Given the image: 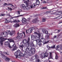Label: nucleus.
I'll return each instance as SVG.
<instances>
[{
    "label": "nucleus",
    "mask_w": 62,
    "mask_h": 62,
    "mask_svg": "<svg viewBox=\"0 0 62 62\" xmlns=\"http://www.w3.org/2000/svg\"><path fill=\"white\" fill-rule=\"evenodd\" d=\"M47 8V7H43L42 8V9H46Z\"/></svg>",
    "instance_id": "3c124183"
},
{
    "label": "nucleus",
    "mask_w": 62,
    "mask_h": 62,
    "mask_svg": "<svg viewBox=\"0 0 62 62\" xmlns=\"http://www.w3.org/2000/svg\"><path fill=\"white\" fill-rule=\"evenodd\" d=\"M58 58V56L56 55V57H55V59H57Z\"/></svg>",
    "instance_id": "864d4df0"
},
{
    "label": "nucleus",
    "mask_w": 62,
    "mask_h": 62,
    "mask_svg": "<svg viewBox=\"0 0 62 62\" xmlns=\"http://www.w3.org/2000/svg\"><path fill=\"white\" fill-rule=\"evenodd\" d=\"M60 49L61 50H62V46L61 47Z\"/></svg>",
    "instance_id": "0e129e2a"
},
{
    "label": "nucleus",
    "mask_w": 62,
    "mask_h": 62,
    "mask_svg": "<svg viewBox=\"0 0 62 62\" xmlns=\"http://www.w3.org/2000/svg\"><path fill=\"white\" fill-rule=\"evenodd\" d=\"M18 14L20 15V12L19 11H18Z\"/></svg>",
    "instance_id": "052dcab7"
},
{
    "label": "nucleus",
    "mask_w": 62,
    "mask_h": 62,
    "mask_svg": "<svg viewBox=\"0 0 62 62\" xmlns=\"http://www.w3.org/2000/svg\"><path fill=\"white\" fill-rule=\"evenodd\" d=\"M31 39H32V40H34L36 41V40H35V39H36V38H35V36L34 35H32L31 36Z\"/></svg>",
    "instance_id": "f3484780"
},
{
    "label": "nucleus",
    "mask_w": 62,
    "mask_h": 62,
    "mask_svg": "<svg viewBox=\"0 0 62 62\" xmlns=\"http://www.w3.org/2000/svg\"><path fill=\"white\" fill-rule=\"evenodd\" d=\"M42 31L43 33H46V34L48 33V31H47V30L44 29L42 30Z\"/></svg>",
    "instance_id": "dca6fc26"
},
{
    "label": "nucleus",
    "mask_w": 62,
    "mask_h": 62,
    "mask_svg": "<svg viewBox=\"0 0 62 62\" xmlns=\"http://www.w3.org/2000/svg\"><path fill=\"white\" fill-rule=\"evenodd\" d=\"M25 44H26L27 45V46H29V42L28 41H27V42L26 43H25Z\"/></svg>",
    "instance_id": "473e14b6"
},
{
    "label": "nucleus",
    "mask_w": 62,
    "mask_h": 62,
    "mask_svg": "<svg viewBox=\"0 0 62 62\" xmlns=\"http://www.w3.org/2000/svg\"><path fill=\"white\" fill-rule=\"evenodd\" d=\"M8 9L9 10H11V11L12 10V8H10L8 7Z\"/></svg>",
    "instance_id": "37998d69"
},
{
    "label": "nucleus",
    "mask_w": 62,
    "mask_h": 62,
    "mask_svg": "<svg viewBox=\"0 0 62 62\" xmlns=\"http://www.w3.org/2000/svg\"><path fill=\"white\" fill-rule=\"evenodd\" d=\"M12 46L13 49H11L12 51H15V50H16V49L17 48V47H16V44H15Z\"/></svg>",
    "instance_id": "9d476101"
},
{
    "label": "nucleus",
    "mask_w": 62,
    "mask_h": 62,
    "mask_svg": "<svg viewBox=\"0 0 62 62\" xmlns=\"http://www.w3.org/2000/svg\"><path fill=\"white\" fill-rule=\"evenodd\" d=\"M49 56V53L46 52L45 53H43L41 54V58H44L48 57Z\"/></svg>",
    "instance_id": "7ed1b4c3"
},
{
    "label": "nucleus",
    "mask_w": 62,
    "mask_h": 62,
    "mask_svg": "<svg viewBox=\"0 0 62 62\" xmlns=\"http://www.w3.org/2000/svg\"><path fill=\"white\" fill-rule=\"evenodd\" d=\"M7 15L8 16H10V15H9V14H7Z\"/></svg>",
    "instance_id": "338daca9"
},
{
    "label": "nucleus",
    "mask_w": 62,
    "mask_h": 62,
    "mask_svg": "<svg viewBox=\"0 0 62 62\" xmlns=\"http://www.w3.org/2000/svg\"><path fill=\"white\" fill-rule=\"evenodd\" d=\"M26 42V39H24L23 40V41L22 42V43H24V44H25V43Z\"/></svg>",
    "instance_id": "393cba45"
},
{
    "label": "nucleus",
    "mask_w": 62,
    "mask_h": 62,
    "mask_svg": "<svg viewBox=\"0 0 62 62\" xmlns=\"http://www.w3.org/2000/svg\"><path fill=\"white\" fill-rule=\"evenodd\" d=\"M23 15H19V16H15V18H16L17 17H21V16H23Z\"/></svg>",
    "instance_id": "e433bc0d"
},
{
    "label": "nucleus",
    "mask_w": 62,
    "mask_h": 62,
    "mask_svg": "<svg viewBox=\"0 0 62 62\" xmlns=\"http://www.w3.org/2000/svg\"><path fill=\"white\" fill-rule=\"evenodd\" d=\"M0 44H1V46H2L3 45V42L5 40L7 39V38H5L2 37H0Z\"/></svg>",
    "instance_id": "20e7f679"
},
{
    "label": "nucleus",
    "mask_w": 62,
    "mask_h": 62,
    "mask_svg": "<svg viewBox=\"0 0 62 62\" xmlns=\"http://www.w3.org/2000/svg\"><path fill=\"white\" fill-rule=\"evenodd\" d=\"M34 34H36L37 35H38V36H37V38H38V39H39L40 38V33H38L37 32H35L34 33Z\"/></svg>",
    "instance_id": "2eb2a0df"
},
{
    "label": "nucleus",
    "mask_w": 62,
    "mask_h": 62,
    "mask_svg": "<svg viewBox=\"0 0 62 62\" xmlns=\"http://www.w3.org/2000/svg\"><path fill=\"white\" fill-rule=\"evenodd\" d=\"M20 56H24V57L25 56V55H24V54H23V53H20Z\"/></svg>",
    "instance_id": "cd10ccee"
},
{
    "label": "nucleus",
    "mask_w": 62,
    "mask_h": 62,
    "mask_svg": "<svg viewBox=\"0 0 62 62\" xmlns=\"http://www.w3.org/2000/svg\"><path fill=\"white\" fill-rule=\"evenodd\" d=\"M27 52V55H29V56H31V53H30L31 52Z\"/></svg>",
    "instance_id": "a878e982"
},
{
    "label": "nucleus",
    "mask_w": 62,
    "mask_h": 62,
    "mask_svg": "<svg viewBox=\"0 0 62 62\" xmlns=\"http://www.w3.org/2000/svg\"><path fill=\"white\" fill-rule=\"evenodd\" d=\"M47 48H48V49H51V47L47 46Z\"/></svg>",
    "instance_id": "603ef678"
},
{
    "label": "nucleus",
    "mask_w": 62,
    "mask_h": 62,
    "mask_svg": "<svg viewBox=\"0 0 62 62\" xmlns=\"http://www.w3.org/2000/svg\"><path fill=\"white\" fill-rule=\"evenodd\" d=\"M46 40L44 38H42L41 40V41H42V42H45V44L48 43V42H49L50 41L48 40L47 42H45Z\"/></svg>",
    "instance_id": "6e6552de"
},
{
    "label": "nucleus",
    "mask_w": 62,
    "mask_h": 62,
    "mask_svg": "<svg viewBox=\"0 0 62 62\" xmlns=\"http://www.w3.org/2000/svg\"><path fill=\"white\" fill-rule=\"evenodd\" d=\"M18 55H17V57L18 58H21V56H20V54H18Z\"/></svg>",
    "instance_id": "79ce46f5"
},
{
    "label": "nucleus",
    "mask_w": 62,
    "mask_h": 62,
    "mask_svg": "<svg viewBox=\"0 0 62 62\" xmlns=\"http://www.w3.org/2000/svg\"><path fill=\"white\" fill-rule=\"evenodd\" d=\"M31 46H34V44H33V43H31Z\"/></svg>",
    "instance_id": "ea45409f"
},
{
    "label": "nucleus",
    "mask_w": 62,
    "mask_h": 62,
    "mask_svg": "<svg viewBox=\"0 0 62 62\" xmlns=\"http://www.w3.org/2000/svg\"><path fill=\"white\" fill-rule=\"evenodd\" d=\"M26 49L27 50V49L28 50V51H27V52H31L32 54H34L35 53V48H32L31 46H29L27 47Z\"/></svg>",
    "instance_id": "f257e3e1"
},
{
    "label": "nucleus",
    "mask_w": 62,
    "mask_h": 62,
    "mask_svg": "<svg viewBox=\"0 0 62 62\" xmlns=\"http://www.w3.org/2000/svg\"><path fill=\"white\" fill-rule=\"evenodd\" d=\"M25 44H24L23 45V47H24L25 48V47H26V48H27L28 46H27V45L25 43Z\"/></svg>",
    "instance_id": "7c9ffc66"
},
{
    "label": "nucleus",
    "mask_w": 62,
    "mask_h": 62,
    "mask_svg": "<svg viewBox=\"0 0 62 62\" xmlns=\"http://www.w3.org/2000/svg\"><path fill=\"white\" fill-rule=\"evenodd\" d=\"M59 17L60 19H61V18H62V16H61V15L59 16Z\"/></svg>",
    "instance_id": "5fc2aeb1"
},
{
    "label": "nucleus",
    "mask_w": 62,
    "mask_h": 62,
    "mask_svg": "<svg viewBox=\"0 0 62 62\" xmlns=\"http://www.w3.org/2000/svg\"><path fill=\"white\" fill-rule=\"evenodd\" d=\"M55 13L57 15H60L62 14V12H57Z\"/></svg>",
    "instance_id": "6ab92c4d"
},
{
    "label": "nucleus",
    "mask_w": 62,
    "mask_h": 62,
    "mask_svg": "<svg viewBox=\"0 0 62 62\" xmlns=\"http://www.w3.org/2000/svg\"><path fill=\"white\" fill-rule=\"evenodd\" d=\"M1 36H3V35H4V32H2L1 33Z\"/></svg>",
    "instance_id": "c03bdc74"
},
{
    "label": "nucleus",
    "mask_w": 62,
    "mask_h": 62,
    "mask_svg": "<svg viewBox=\"0 0 62 62\" xmlns=\"http://www.w3.org/2000/svg\"><path fill=\"white\" fill-rule=\"evenodd\" d=\"M36 5H37V4H36L35 3H34V6H36Z\"/></svg>",
    "instance_id": "e2e57ef3"
},
{
    "label": "nucleus",
    "mask_w": 62,
    "mask_h": 62,
    "mask_svg": "<svg viewBox=\"0 0 62 62\" xmlns=\"http://www.w3.org/2000/svg\"><path fill=\"white\" fill-rule=\"evenodd\" d=\"M26 5L27 6L26 7L25 6V5H24V4H22V6H21V8H23V9H25V8H26V9H27V8H26V7H28V6H29V3L26 2Z\"/></svg>",
    "instance_id": "39448f33"
},
{
    "label": "nucleus",
    "mask_w": 62,
    "mask_h": 62,
    "mask_svg": "<svg viewBox=\"0 0 62 62\" xmlns=\"http://www.w3.org/2000/svg\"><path fill=\"white\" fill-rule=\"evenodd\" d=\"M3 54H6V55H9V54H8V53L7 52H3Z\"/></svg>",
    "instance_id": "2f4dec72"
},
{
    "label": "nucleus",
    "mask_w": 62,
    "mask_h": 62,
    "mask_svg": "<svg viewBox=\"0 0 62 62\" xmlns=\"http://www.w3.org/2000/svg\"><path fill=\"white\" fill-rule=\"evenodd\" d=\"M14 54L15 56H16V58H18V56H17L18 55V54L16 52V53H14Z\"/></svg>",
    "instance_id": "5701e85b"
},
{
    "label": "nucleus",
    "mask_w": 62,
    "mask_h": 62,
    "mask_svg": "<svg viewBox=\"0 0 62 62\" xmlns=\"http://www.w3.org/2000/svg\"><path fill=\"white\" fill-rule=\"evenodd\" d=\"M49 36H47V39H49Z\"/></svg>",
    "instance_id": "680f3d73"
},
{
    "label": "nucleus",
    "mask_w": 62,
    "mask_h": 62,
    "mask_svg": "<svg viewBox=\"0 0 62 62\" xmlns=\"http://www.w3.org/2000/svg\"><path fill=\"white\" fill-rule=\"evenodd\" d=\"M10 60V58H6L5 60L6 61H9V60Z\"/></svg>",
    "instance_id": "c85d7f7f"
},
{
    "label": "nucleus",
    "mask_w": 62,
    "mask_h": 62,
    "mask_svg": "<svg viewBox=\"0 0 62 62\" xmlns=\"http://www.w3.org/2000/svg\"><path fill=\"white\" fill-rule=\"evenodd\" d=\"M22 53L24 54L25 56L26 57H28V55H27V53L26 52V51L23 49L22 50Z\"/></svg>",
    "instance_id": "9b49d317"
},
{
    "label": "nucleus",
    "mask_w": 62,
    "mask_h": 62,
    "mask_svg": "<svg viewBox=\"0 0 62 62\" xmlns=\"http://www.w3.org/2000/svg\"><path fill=\"white\" fill-rule=\"evenodd\" d=\"M56 30H58V31H57V32H56V33H59V31H60V30H55V31H56Z\"/></svg>",
    "instance_id": "de8ad7c7"
},
{
    "label": "nucleus",
    "mask_w": 62,
    "mask_h": 62,
    "mask_svg": "<svg viewBox=\"0 0 62 62\" xmlns=\"http://www.w3.org/2000/svg\"><path fill=\"white\" fill-rule=\"evenodd\" d=\"M22 22L23 23H27V21L25 18H24L22 20Z\"/></svg>",
    "instance_id": "f8f14e48"
},
{
    "label": "nucleus",
    "mask_w": 62,
    "mask_h": 62,
    "mask_svg": "<svg viewBox=\"0 0 62 62\" xmlns=\"http://www.w3.org/2000/svg\"><path fill=\"white\" fill-rule=\"evenodd\" d=\"M27 21H29H29H30V20H29V19H28Z\"/></svg>",
    "instance_id": "774afa93"
},
{
    "label": "nucleus",
    "mask_w": 62,
    "mask_h": 62,
    "mask_svg": "<svg viewBox=\"0 0 62 62\" xmlns=\"http://www.w3.org/2000/svg\"><path fill=\"white\" fill-rule=\"evenodd\" d=\"M9 23V21L8 20H6L5 21V23Z\"/></svg>",
    "instance_id": "c9c22d12"
},
{
    "label": "nucleus",
    "mask_w": 62,
    "mask_h": 62,
    "mask_svg": "<svg viewBox=\"0 0 62 62\" xmlns=\"http://www.w3.org/2000/svg\"><path fill=\"white\" fill-rule=\"evenodd\" d=\"M20 48H21V49L22 50H23V46H20Z\"/></svg>",
    "instance_id": "8fccbe9b"
},
{
    "label": "nucleus",
    "mask_w": 62,
    "mask_h": 62,
    "mask_svg": "<svg viewBox=\"0 0 62 62\" xmlns=\"http://www.w3.org/2000/svg\"><path fill=\"white\" fill-rule=\"evenodd\" d=\"M42 3H46V1H42Z\"/></svg>",
    "instance_id": "13d9d810"
},
{
    "label": "nucleus",
    "mask_w": 62,
    "mask_h": 62,
    "mask_svg": "<svg viewBox=\"0 0 62 62\" xmlns=\"http://www.w3.org/2000/svg\"><path fill=\"white\" fill-rule=\"evenodd\" d=\"M7 32H4V35L6 36L8 35V33L10 35V36H12L13 35V34H15V31H7Z\"/></svg>",
    "instance_id": "f03ea898"
},
{
    "label": "nucleus",
    "mask_w": 62,
    "mask_h": 62,
    "mask_svg": "<svg viewBox=\"0 0 62 62\" xmlns=\"http://www.w3.org/2000/svg\"><path fill=\"white\" fill-rule=\"evenodd\" d=\"M37 18H35L33 20L32 22L33 23H36L37 22Z\"/></svg>",
    "instance_id": "aec40b11"
},
{
    "label": "nucleus",
    "mask_w": 62,
    "mask_h": 62,
    "mask_svg": "<svg viewBox=\"0 0 62 62\" xmlns=\"http://www.w3.org/2000/svg\"><path fill=\"white\" fill-rule=\"evenodd\" d=\"M36 5H39V3H40V2L39 1V0H36Z\"/></svg>",
    "instance_id": "412c9836"
},
{
    "label": "nucleus",
    "mask_w": 62,
    "mask_h": 62,
    "mask_svg": "<svg viewBox=\"0 0 62 62\" xmlns=\"http://www.w3.org/2000/svg\"><path fill=\"white\" fill-rule=\"evenodd\" d=\"M5 47L8 46L9 48H11V47L10 45L9 41H7L5 42Z\"/></svg>",
    "instance_id": "423d86ee"
},
{
    "label": "nucleus",
    "mask_w": 62,
    "mask_h": 62,
    "mask_svg": "<svg viewBox=\"0 0 62 62\" xmlns=\"http://www.w3.org/2000/svg\"><path fill=\"white\" fill-rule=\"evenodd\" d=\"M55 45H53L51 47V48H52V49H53V48H55Z\"/></svg>",
    "instance_id": "a19ab883"
},
{
    "label": "nucleus",
    "mask_w": 62,
    "mask_h": 62,
    "mask_svg": "<svg viewBox=\"0 0 62 62\" xmlns=\"http://www.w3.org/2000/svg\"><path fill=\"white\" fill-rule=\"evenodd\" d=\"M28 30L29 32H30V33H31V32H32V28H30Z\"/></svg>",
    "instance_id": "bb28decb"
},
{
    "label": "nucleus",
    "mask_w": 62,
    "mask_h": 62,
    "mask_svg": "<svg viewBox=\"0 0 62 62\" xmlns=\"http://www.w3.org/2000/svg\"><path fill=\"white\" fill-rule=\"evenodd\" d=\"M26 32L27 34L28 33H30V32H29V30H27L26 31Z\"/></svg>",
    "instance_id": "4c0bfd02"
},
{
    "label": "nucleus",
    "mask_w": 62,
    "mask_h": 62,
    "mask_svg": "<svg viewBox=\"0 0 62 62\" xmlns=\"http://www.w3.org/2000/svg\"><path fill=\"white\" fill-rule=\"evenodd\" d=\"M37 44H38L39 46H40V45H41V41L39 39H38L36 40Z\"/></svg>",
    "instance_id": "1a4fd4ad"
},
{
    "label": "nucleus",
    "mask_w": 62,
    "mask_h": 62,
    "mask_svg": "<svg viewBox=\"0 0 62 62\" xmlns=\"http://www.w3.org/2000/svg\"><path fill=\"white\" fill-rule=\"evenodd\" d=\"M46 19L45 18H43L42 19V22H44L46 21Z\"/></svg>",
    "instance_id": "f704fd0d"
},
{
    "label": "nucleus",
    "mask_w": 62,
    "mask_h": 62,
    "mask_svg": "<svg viewBox=\"0 0 62 62\" xmlns=\"http://www.w3.org/2000/svg\"><path fill=\"white\" fill-rule=\"evenodd\" d=\"M51 12V11H49V12L47 11L46 12V14H49V13H50Z\"/></svg>",
    "instance_id": "58836bf2"
},
{
    "label": "nucleus",
    "mask_w": 62,
    "mask_h": 62,
    "mask_svg": "<svg viewBox=\"0 0 62 62\" xmlns=\"http://www.w3.org/2000/svg\"><path fill=\"white\" fill-rule=\"evenodd\" d=\"M29 41H30V38H29V37L28 38V40L27 41H29Z\"/></svg>",
    "instance_id": "4d7b16f0"
},
{
    "label": "nucleus",
    "mask_w": 62,
    "mask_h": 62,
    "mask_svg": "<svg viewBox=\"0 0 62 62\" xmlns=\"http://www.w3.org/2000/svg\"><path fill=\"white\" fill-rule=\"evenodd\" d=\"M7 5H10V6H13V9H14V6H13V5L11 4L10 3L8 4H7V3H5L4 4V6H7Z\"/></svg>",
    "instance_id": "4468645a"
},
{
    "label": "nucleus",
    "mask_w": 62,
    "mask_h": 62,
    "mask_svg": "<svg viewBox=\"0 0 62 62\" xmlns=\"http://www.w3.org/2000/svg\"><path fill=\"white\" fill-rule=\"evenodd\" d=\"M8 40L9 41V42H13L14 43V40L12 39H8Z\"/></svg>",
    "instance_id": "a211bd4d"
},
{
    "label": "nucleus",
    "mask_w": 62,
    "mask_h": 62,
    "mask_svg": "<svg viewBox=\"0 0 62 62\" xmlns=\"http://www.w3.org/2000/svg\"><path fill=\"white\" fill-rule=\"evenodd\" d=\"M49 53V57L51 58H53V56H52V53L50 52Z\"/></svg>",
    "instance_id": "c756f323"
},
{
    "label": "nucleus",
    "mask_w": 62,
    "mask_h": 62,
    "mask_svg": "<svg viewBox=\"0 0 62 62\" xmlns=\"http://www.w3.org/2000/svg\"><path fill=\"white\" fill-rule=\"evenodd\" d=\"M19 26H20V25L18 24H17L15 25V27H19Z\"/></svg>",
    "instance_id": "72a5a7b5"
},
{
    "label": "nucleus",
    "mask_w": 62,
    "mask_h": 62,
    "mask_svg": "<svg viewBox=\"0 0 62 62\" xmlns=\"http://www.w3.org/2000/svg\"><path fill=\"white\" fill-rule=\"evenodd\" d=\"M56 19H60L59 16H58V17H57Z\"/></svg>",
    "instance_id": "bf43d9fd"
},
{
    "label": "nucleus",
    "mask_w": 62,
    "mask_h": 62,
    "mask_svg": "<svg viewBox=\"0 0 62 62\" xmlns=\"http://www.w3.org/2000/svg\"><path fill=\"white\" fill-rule=\"evenodd\" d=\"M1 16H5V14H1Z\"/></svg>",
    "instance_id": "09e8293b"
},
{
    "label": "nucleus",
    "mask_w": 62,
    "mask_h": 62,
    "mask_svg": "<svg viewBox=\"0 0 62 62\" xmlns=\"http://www.w3.org/2000/svg\"><path fill=\"white\" fill-rule=\"evenodd\" d=\"M13 22H14V23H17V20H16V19L14 20V21H13Z\"/></svg>",
    "instance_id": "a18cd8bd"
},
{
    "label": "nucleus",
    "mask_w": 62,
    "mask_h": 62,
    "mask_svg": "<svg viewBox=\"0 0 62 62\" xmlns=\"http://www.w3.org/2000/svg\"><path fill=\"white\" fill-rule=\"evenodd\" d=\"M56 37H57L55 35L54 37L53 38L54 39H55V38H56Z\"/></svg>",
    "instance_id": "6e6d98bb"
},
{
    "label": "nucleus",
    "mask_w": 62,
    "mask_h": 62,
    "mask_svg": "<svg viewBox=\"0 0 62 62\" xmlns=\"http://www.w3.org/2000/svg\"><path fill=\"white\" fill-rule=\"evenodd\" d=\"M17 22H20V20H17Z\"/></svg>",
    "instance_id": "69168bd1"
},
{
    "label": "nucleus",
    "mask_w": 62,
    "mask_h": 62,
    "mask_svg": "<svg viewBox=\"0 0 62 62\" xmlns=\"http://www.w3.org/2000/svg\"><path fill=\"white\" fill-rule=\"evenodd\" d=\"M35 59H37V61L36 60V61H37V62H39V57L38 56V55L36 54L35 55Z\"/></svg>",
    "instance_id": "ddd939ff"
},
{
    "label": "nucleus",
    "mask_w": 62,
    "mask_h": 62,
    "mask_svg": "<svg viewBox=\"0 0 62 62\" xmlns=\"http://www.w3.org/2000/svg\"><path fill=\"white\" fill-rule=\"evenodd\" d=\"M32 59H33V60H34V59H36V57H35V56H34L32 57Z\"/></svg>",
    "instance_id": "49530a36"
},
{
    "label": "nucleus",
    "mask_w": 62,
    "mask_h": 62,
    "mask_svg": "<svg viewBox=\"0 0 62 62\" xmlns=\"http://www.w3.org/2000/svg\"><path fill=\"white\" fill-rule=\"evenodd\" d=\"M16 52L17 53V54H20L21 53V51L20 50H18Z\"/></svg>",
    "instance_id": "b1692460"
},
{
    "label": "nucleus",
    "mask_w": 62,
    "mask_h": 62,
    "mask_svg": "<svg viewBox=\"0 0 62 62\" xmlns=\"http://www.w3.org/2000/svg\"><path fill=\"white\" fill-rule=\"evenodd\" d=\"M23 36V34L22 33H20L16 37V38L17 39H22Z\"/></svg>",
    "instance_id": "0eeeda50"
},
{
    "label": "nucleus",
    "mask_w": 62,
    "mask_h": 62,
    "mask_svg": "<svg viewBox=\"0 0 62 62\" xmlns=\"http://www.w3.org/2000/svg\"><path fill=\"white\" fill-rule=\"evenodd\" d=\"M60 46L59 45H57V47H56V50H59V48H60Z\"/></svg>",
    "instance_id": "4be33fe9"
}]
</instances>
